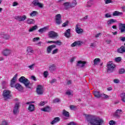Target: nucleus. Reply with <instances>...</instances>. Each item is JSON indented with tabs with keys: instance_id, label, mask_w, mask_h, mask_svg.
<instances>
[{
	"instance_id": "obj_1",
	"label": "nucleus",
	"mask_w": 125,
	"mask_h": 125,
	"mask_svg": "<svg viewBox=\"0 0 125 125\" xmlns=\"http://www.w3.org/2000/svg\"><path fill=\"white\" fill-rule=\"evenodd\" d=\"M85 117L88 123L91 125H103L104 121L100 117H95L92 115L85 114Z\"/></svg>"
},
{
	"instance_id": "obj_2",
	"label": "nucleus",
	"mask_w": 125,
	"mask_h": 125,
	"mask_svg": "<svg viewBox=\"0 0 125 125\" xmlns=\"http://www.w3.org/2000/svg\"><path fill=\"white\" fill-rule=\"evenodd\" d=\"M18 74H16L14 77L12 79L10 82V86L11 87H15L16 89H18L19 91H22L23 90V87L20 83H17L15 84V83L17 81V76Z\"/></svg>"
},
{
	"instance_id": "obj_3",
	"label": "nucleus",
	"mask_w": 125,
	"mask_h": 125,
	"mask_svg": "<svg viewBox=\"0 0 125 125\" xmlns=\"http://www.w3.org/2000/svg\"><path fill=\"white\" fill-rule=\"evenodd\" d=\"M19 81L20 83H23L24 84L25 86L26 87H27V88H30L31 87L29 86L30 85V81L28 80V79H26L24 76H22L20 77L19 79Z\"/></svg>"
},
{
	"instance_id": "obj_4",
	"label": "nucleus",
	"mask_w": 125,
	"mask_h": 125,
	"mask_svg": "<svg viewBox=\"0 0 125 125\" xmlns=\"http://www.w3.org/2000/svg\"><path fill=\"white\" fill-rule=\"evenodd\" d=\"M107 72L108 73H112L115 70L116 65L113 63L112 62H109L107 63Z\"/></svg>"
},
{
	"instance_id": "obj_5",
	"label": "nucleus",
	"mask_w": 125,
	"mask_h": 125,
	"mask_svg": "<svg viewBox=\"0 0 125 125\" xmlns=\"http://www.w3.org/2000/svg\"><path fill=\"white\" fill-rule=\"evenodd\" d=\"M10 92V91L7 90H5L3 91L2 96L5 100H7V99H9L11 97Z\"/></svg>"
},
{
	"instance_id": "obj_6",
	"label": "nucleus",
	"mask_w": 125,
	"mask_h": 125,
	"mask_svg": "<svg viewBox=\"0 0 125 125\" xmlns=\"http://www.w3.org/2000/svg\"><path fill=\"white\" fill-rule=\"evenodd\" d=\"M48 35L50 39H57V38H58V33L53 31H49Z\"/></svg>"
},
{
	"instance_id": "obj_7",
	"label": "nucleus",
	"mask_w": 125,
	"mask_h": 125,
	"mask_svg": "<svg viewBox=\"0 0 125 125\" xmlns=\"http://www.w3.org/2000/svg\"><path fill=\"white\" fill-rule=\"evenodd\" d=\"M37 93L38 95L43 94V87L42 85H38L36 89Z\"/></svg>"
},
{
	"instance_id": "obj_8",
	"label": "nucleus",
	"mask_w": 125,
	"mask_h": 125,
	"mask_svg": "<svg viewBox=\"0 0 125 125\" xmlns=\"http://www.w3.org/2000/svg\"><path fill=\"white\" fill-rule=\"evenodd\" d=\"M20 107V103L17 102L15 104V106L13 109V113L14 115H16L18 113V110Z\"/></svg>"
},
{
	"instance_id": "obj_9",
	"label": "nucleus",
	"mask_w": 125,
	"mask_h": 125,
	"mask_svg": "<svg viewBox=\"0 0 125 125\" xmlns=\"http://www.w3.org/2000/svg\"><path fill=\"white\" fill-rule=\"evenodd\" d=\"M32 4L34 5V6H38L40 8H42L43 7V4L42 3H40L39 0H34L32 1Z\"/></svg>"
},
{
	"instance_id": "obj_10",
	"label": "nucleus",
	"mask_w": 125,
	"mask_h": 125,
	"mask_svg": "<svg viewBox=\"0 0 125 125\" xmlns=\"http://www.w3.org/2000/svg\"><path fill=\"white\" fill-rule=\"evenodd\" d=\"M122 114L123 110H122V109H117L115 113L113 114V116L115 118H117V119H120V118H121L120 115H122Z\"/></svg>"
},
{
	"instance_id": "obj_11",
	"label": "nucleus",
	"mask_w": 125,
	"mask_h": 125,
	"mask_svg": "<svg viewBox=\"0 0 125 125\" xmlns=\"http://www.w3.org/2000/svg\"><path fill=\"white\" fill-rule=\"evenodd\" d=\"M12 51L10 49H5L2 51V54L4 56H9L11 54Z\"/></svg>"
},
{
	"instance_id": "obj_12",
	"label": "nucleus",
	"mask_w": 125,
	"mask_h": 125,
	"mask_svg": "<svg viewBox=\"0 0 125 125\" xmlns=\"http://www.w3.org/2000/svg\"><path fill=\"white\" fill-rule=\"evenodd\" d=\"M15 19L20 22H22L27 19V17L26 15H23L22 16H17L15 17Z\"/></svg>"
},
{
	"instance_id": "obj_13",
	"label": "nucleus",
	"mask_w": 125,
	"mask_h": 125,
	"mask_svg": "<svg viewBox=\"0 0 125 125\" xmlns=\"http://www.w3.org/2000/svg\"><path fill=\"white\" fill-rule=\"evenodd\" d=\"M61 15L59 14L56 16V23L58 25H60L62 23V20L61 19Z\"/></svg>"
},
{
	"instance_id": "obj_14",
	"label": "nucleus",
	"mask_w": 125,
	"mask_h": 125,
	"mask_svg": "<svg viewBox=\"0 0 125 125\" xmlns=\"http://www.w3.org/2000/svg\"><path fill=\"white\" fill-rule=\"evenodd\" d=\"M56 47V45L55 44H53L48 46L47 47L46 49V52L48 53V54H49V53H51V51H52V49L55 48Z\"/></svg>"
},
{
	"instance_id": "obj_15",
	"label": "nucleus",
	"mask_w": 125,
	"mask_h": 125,
	"mask_svg": "<svg viewBox=\"0 0 125 125\" xmlns=\"http://www.w3.org/2000/svg\"><path fill=\"white\" fill-rule=\"evenodd\" d=\"M86 64V62L79 61L77 62V66L80 67V68H83L85 64Z\"/></svg>"
},
{
	"instance_id": "obj_16",
	"label": "nucleus",
	"mask_w": 125,
	"mask_h": 125,
	"mask_svg": "<svg viewBox=\"0 0 125 125\" xmlns=\"http://www.w3.org/2000/svg\"><path fill=\"white\" fill-rule=\"evenodd\" d=\"M52 108L48 105H47L45 106L43 108H41V111H42L43 112H46L47 113H49V112H51Z\"/></svg>"
},
{
	"instance_id": "obj_17",
	"label": "nucleus",
	"mask_w": 125,
	"mask_h": 125,
	"mask_svg": "<svg viewBox=\"0 0 125 125\" xmlns=\"http://www.w3.org/2000/svg\"><path fill=\"white\" fill-rule=\"evenodd\" d=\"M119 30L121 33H125V24L120 23H119Z\"/></svg>"
},
{
	"instance_id": "obj_18",
	"label": "nucleus",
	"mask_w": 125,
	"mask_h": 125,
	"mask_svg": "<svg viewBox=\"0 0 125 125\" xmlns=\"http://www.w3.org/2000/svg\"><path fill=\"white\" fill-rule=\"evenodd\" d=\"M117 22H118V21H117V20L111 19L107 21V26H108V27H110V26H111L112 24H113V23H117Z\"/></svg>"
},
{
	"instance_id": "obj_19",
	"label": "nucleus",
	"mask_w": 125,
	"mask_h": 125,
	"mask_svg": "<svg viewBox=\"0 0 125 125\" xmlns=\"http://www.w3.org/2000/svg\"><path fill=\"white\" fill-rule=\"evenodd\" d=\"M63 5L64 6V9H65V10H67V9H69V8H71V7H72L71 6V3L70 2H64L63 3Z\"/></svg>"
},
{
	"instance_id": "obj_20",
	"label": "nucleus",
	"mask_w": 125,
	"mask_h": 125,
	"mask_svg": "<svg viewBox=\"0 0 125 125\" xmlns=\"http://www.w3.org/2000/svg\"><path fill=\"white\" fill-rule=\"evenodd\" d=\"M93 94L96 98H101L102 96V94L99 91H94Z\"/></svg>"
},
{
	"instance_id": "obj_21",
	"label": "nucleus",
	"mask_w": 125,
	"mask_h": 125,
	"mask_svg": "<svg viewBox=\"0 0 125 125\" xmlns=\"http://www.w3.org/2000/svg\"><path fill=\"white\" fill-rule=\"evenodd\" d=\"M48 29H49L48 26H46L43 28L40 29L38 30V32H39V33H41V34H42L43 33H44V32H46V31H48Z\"/></svg>"
},
{
	"instance_id": "obj_22",
	"label": "nucleus",
	"mask_w": 125,
	"mask_h": 125,
	"mask_svg": "<svg viewBox=\"0 0 125 125\" xmlns=\"http://www.w3.org/2000/svg\"><path fill=\"white\" fill-rule=\"evenodd\" d=\"M26 52L27 54H29V55H32V54L34 53V50H33V48L28 47L26 50Z\"/></svg>"
},
{
	"instance_id": "obj_23",
	"label": "nucleus",
	"mask_w": 125,
	"mask_h": 125,
	"mask_svg": "<svg viewBox=\"0 0 125 125\" xmlns=\"http://www.w3.org/2000/svg\"><path fill=\"white\" fill-rule=\"evenodd\" d=\"M64 36L66 37V38H71V29H68L66 30L64 33Z\"/></svg>"
},
{
	"instance_id": "obj_24",
	"label": "nucleus",
	"mask_w": 125,
	"mask_h": 125,
	"mask_svg": "<svg viewBox=\"0 0 125 125\" xmlns=\"http://www.w3.org/2000/svg\"><path fill=\"white\" fill-rule=\"evenodd\" d=\"M58 122H60V118L59 117H55L53 121H52L51 123L50 124L51 125H55V124H56L57 123H58Z\"/></svg>"
},
{
	"instance_id": "obj_25",
	"label": "nucleus",
	"mask_w": 125,
	"mask_h": 125,
	"mask_svg": "<svg viewBox=\"0 0 125 125\" xmlns=\"http://www.w3.org/2000/svg\"><path fill=\"white\" fill-rule=\"evenodd\" d=\"M118 53H124L125 52V46H122L120 48L117 49Z\"/></svg>"
},
{
	"instance_id": "obj_26",
	"label": "nucleus",
	"mask_w": 125,
	"mask_h": 125,
	"mask_svg": "<svg viewBox=\"0 0 125 125\" xmlns=\"http://www.w3.org/2000/svg\"><path fill=\"white\" fill-rule=\"evenodd\" d=\"M75 31L77 34H82L83 32V30L78 26V25H76V28L75 29Z\"/></svg>"
},
{
	"instance_id": "obj_27",
	"label": "nucleus",
	"mask_w": 125,
	"mask_h": 125,
	"mask_svg": "<svg viewBox=\"0 0 125 125\" xmlns=\"http://www.w3.org/2000/svg\"><path fill=\"white\" fill-rule=\"evenodd\" d=\"M27 24L32 25L35 23V20L32 19H28L26 21Z\"/></svg>"
},
{
	"instance_id": "obj_28",
	"label": "nucleus",
	"mask_w": 125,
	"mask_h": 125,
	"mask_svg": "<svg viewBox=\"0 0 125 125\" xmlns=\"http://www.w3.org/2000/svg\"><path fill=\"white\" fill-rule=\"evenodd\" d=\"M28 111L29 112H34L35 111V105L33 104H30L28 107Z\"/></svg>"
},
{
	"instance_id": "obj_29",
	"label": "nucleus",
	"mask_w": 125,
	"mask_h": 125,
	"mask_svg": "<svg viewBox=\"0 0 125 125\" xmlns=\"http://www.w3.org/2000/svg\"><path fill=\"white\" fill-rule=\"evenodd\" d=\"M62 115L66 117V118H69V117H70L69 112L66 111L65 109H64L62 111Z\"/></svg>"
},
{
	"instance_id": "obj_30",
	"label": "nucleus",
	"mask_w": 125,
	"mask_h": 125,
	"mask_svg": "<svg viewBox=\"0 0 125 125\" xmlns=\"http://www.w3.org/2000/svg\"><path fill=\"white\" fill-rule=\"evenodd\" d=\"M112 15L113 16H120V15H123V13L117 11H115L113 12Z\"/></svg>"
},
{
	"instance_id": "obj_31",
	"label": "nucleus",
	"mask_w": 125,
	"mask_h": 125,
	"mask_svg": "<svg viewBox=\"0 0 125 125\" xmlns=\"http://www.w3.org/2000/svg\"><path fill=\"white\" fill-rule=\"evenodd\" d=\"M49 70L50 71V72L55 71L56 70V66L55 65L53 64L49 67Z\"/></svg>"
},
{
	"instance_id": "obj_32",
	"label": "nucleus",
	"mask_w": 125,
	"mask_h": 125,
	"mask_svg": "<svg viewBox=\"0 0 125 125\" xmlns=\"http://www.w3.org/2000/svg\"><path fill=\"white\" fill-rule=\"evenodd\" d=\"M37 29H38V25H34L29 29V32H33L34 31L37 30Z\"/></svg>"
},
{
	"instance_id": "obj_33",
	"label": "nucleus",
	"mask_w": 125,
	"mask_h": 125,
	"mask_svg": "<svg viewBox=\"0 0 125 125\" xmlns=\"http://www.w3.org/2000/svg\"><path fill=\"white\" fill-rule=\"evenodd\" d=\"M77 1L76 0H73L72 3H70L71 7H75L77 5Z\"/></svg>"
},
{
	"instance_id": "obj_34",
	"label": "nucleus",
	"mask_w": 125,
	"mask_h": 125,
	"mask_svg": "<svg viewBox=\"0 0 125 125\" xmlns=\"http://www.w3.org/2000/svg\"><path fill=\"white\" fill-rule=\"evenodd\" d=\"M100 62V59L99 58H96L94 60V65H96L97 64H98Z\"/></svg>"
},
{
	"instance_id": "obj_35",
	"label": "nucleus",
	"mask_w": 125,
	"mask_h": 125,
	"mask_svg": "<svg viewBox=\"0 0 125 125\" xmlns=\"http://www.w3.org/2000/svg\"><path fill=\"white\" fill-rule=\"evenodd\" d=\"M37 13H38V12H37L36 11H33L32 12H31L30 14V16L33 17L34 16H36V15H37Z\"/></svg>"
},
{
	"instance_id": "obj_36",
	"label": "nucleus",
	"mask_w": 125,
	"mask_h": 125,
	"mask_svg": "<svg viewBox=\"0 0 125 125\" xmlns=\"http://www.w3.org/2000/svg\"><path fill=\"white\" fill-rule=\"evenodd\" d=\"M54 43L57 44V45H61L62 44V42L60 41H54Z\"/></svg>"
},
{
	"instance_id": "obj_37",
	"label": "nucleus",
	"mask_w": 125,
	"mask_h": 125,
	"mask_svg": "<svg viewBox=\"0 0 125 125\" xmlns=\"http://www.w3.org/2000/svg\"><path fill=\"white\" fill-rule=\"evenodd\" d=\"M105 4H108L109 3H113V1L112 0H104Z\"/></svg>"
},
{
	"instance_id": "obj_38",
	"label": "nucleus",
	"mask_w": 125,
	"mask_h": 125,
	"mask_svg": "<svg viewBox=\"0 0 125 125\" xmlns=\"http://www.w3.org/2000/svg\"><path fill=\"white\" fill-rule=\"evenodd\" d=\"M119 73L120 74H125V69L121 68L120 69H119Z\"/></svg>"
},
{
	"instance_id": "obj_39",
	"label": "nucleus",
	"mask_w": 125,
	"mask_h": 125,
	"mask_svg": "<svg viewBox=\"0 0 125 125\" xmlns=\"http://www.w3.org/2000/svg\"><path fill=\"white\" fill-rule=\"evenodd\" d=\"M115 62H121V61H122V58L121 57L115 58Z\"/></svg>"
},
{
	"instance_id": "obj_40",
	"label": "nucleus",
	"mask_w": 125,
	"mask_h": 125,
	"mask_svg": "<svg viewBox=\"0 0 125 125\" xmlns=\"http://www.w3.org/2000/svg\"><path fill=\"white\" fill-rule=\"evenodd\" d=\"M83 42L82 41H76V45L78 46H82V44H83Z\"/></svg>"
},
{
	"instance_id": "obj_41",
	"label": "nucleus",
	"mask_w": 125,
	"mask_h": 125,
	"mask_svg": "<svg viewBox=\"0 0 125 125\" xmlns=\"http://www.w3.org/2000/svg\"><path fill=\"white\" fill-rule=\"evenodd\" d=\"M3 38L5 39V40H8V39L10 38V36L9 35L4 34L3 36Z\"/></svg>"
},
{
	"instance_id": "obj_42",
	"label": "nucleus",
	"mask_w": 125,
	"mask_h": 125,
	"mask_svg": "<svg viewBox=\"0 0 125 125\" xmlns=\"http://www.w3.org/2000/svg\"><path fill=\"white\" fill-rule=\"evenodd\" d=\"M59 102H60V99H55L53 101V103H59Z\"/></svg>"
},
{
	"instance_id": "obj_43",
	"label": "nucleus",
	"mask_w": 125,
	"mask_h": 125,
	"mask_svg": "<svg viewBox=\"0 0 125 125\" xmlns=\"http://www.w3.org/2000/svg\"><path fill=\"white\" fill-rule=\"evenodd\" d=\"M43 76L44 78H47V76H48V71H45L43 73Z\"/></svg>"
},
{
	"instance_id": "obj_44",
	"label": "nucleus",
	"mask_w": 125,
	"mask_h": 125,
	"mask_svg": "<svg viewBox=\"0 0 125 125\" xmlns=\"http://www.w3.org/2000/svg\"><path fill=\"white\" fill-rule=\"evenodd\" d=\"M5 85H6V82L5 81L2 82V88H5Z\"/></svg>"
},
{
	"instance_id": "obj_45",
	"label": "nucleus",
	"mask_w": 125,
	"mask_h": 125,
	"mask_svg": "<svg viewBox=\"0 0 125 125\" xmlns=\"http://www.w3.org/2000/svg\"><path fill=\"white\" fill-rule=\"evenodd\" d=\"M68 24H69V21H66L64 23L62 24V27H66V26H67Z\"/></svg>"
},
{
	"instance_id": "obj_46",
	"label": "nucleus",
	"mask_w": 125,
	"mask_h": 125,
	"mask_svg": "<svg viewBox=\"0 0 125 125\" xmlns=\"http://www.w3.org/2000/svg\"><path fill=\"white\" fill-rule=\"evenodd\" d=\"M35 63H33L30 65L28 66V68H29V69H30V70H33V69H34V67H35Z\"/></svg>"
},
{
	"instance_id": "obj_47",
	"label": "nucleus",
	"mask_w": 125,
	"mask_h": 125,
	"mask_svg": "<svg viewBox=\"0 0 125 125\" xmlns=\"http://www.w3.org/2000/svg\"><path fill=\"white\" fill-rule=\"evenodd\" d=\"M1 125H8V123H7V121L4 120L2 122Z\"/></svg>"
},
{
	"instance_id": "obj_48",
	"label": "nucleus",
	"mask_w": 125,
	"mask_h": 125,
	"mask_svg": "<svg viewBox=\"0 0 125 125\" xmlns=\"http://www.w3.org/2000/svg\"><path fill=\"white\" fill-rule=\"evenodd\" d=\"M116 124V122L113 120H111L109 122V125H114Z\"/></svg>"
},
{
	"instance_id": "obj_49",
	"label": "nucleus",
	"mask_w": 125,
	"mask_h": 125,
	"mask_svg": "<svg viewBox=\"0 0 125 125\" xmlns=\"http://www.w3.org/2000/svg\"><path fill=\"white\" fill-rule=\"evenodd\" d=\"M105 18H110L112 17V16L109 13H106L105 15Z\"/></svg>"
},
{
	"instance_id": "obj_50",
	"label": "nucleus",
	"mask_w": 125,
	"mask_h": 125,
	"mask_svg": "<svg viewBox=\"0 0 125 125\" xmlns=\"http://www.w3.org/2000/svg\"><path fill=\"white\" fill-rule=\"evenodd\" d=\"M58 49H55V50H53L52 54H56L57 52H58Z\"/></svg>"
},
{
	"instance_id": "obj_51",
	"label": "nucleus",
	"mask_w": 125,
	"mask_h": 125,
	"mask_svg": "<svg viewBox=\"0 0 125 125\" xmlns=\"http://www.w3.org/2000/svg\"><path fill=\"white\" fill-rule=\"evenodd\" d=\"M45 103H45V102H41L39 104V106H42L44 105H45Z\"/></svg>"
},
{
	"instance_id": "obj_52",
	"label": "nucleus",
	"mask_w": 125,
	"mask_h": 125,
	"mask_svg": "<svg viewBox=\"0 0 125 125\" xmlns=\"http://www.w3.org/2000/svg\"><path fill=\"white\" fill-rule=\"evenodd\" d=\"M88 18V16L86 15L85 17H84L83 19H81L82 21H85Z\"/></svg>"
},
{
	"instance_id": "obj_53",
	"label": "nucleus",
	"mask_w": 125,
	"mask_h": 125,
	"mask_svg": "<svg viewBox=\"0 0 125 125\" xmlns=\"http://www.w3.org/2000/svg\"><path fill=\"white\" fill-rule=\"evenodd\" d=\"M102 97L103 98H108L109 96L105 94H102Z\"/></svg>"
},
{
	"instance_id": "obj_54",
	"label": "nucleus",
	"mask_w": 125,
	"mask_h": 125,
	"mask_svg": "<svg viewBox=\"0 0 125 125\" xmlns=\"http://www.w3.org/2000/svg\"><path fill=\"white\" fill-rule=\"evenodd\" d=\"M71 47H74V46H77V42L76 41L73 42L71 44Z\"/></svg>"
},
{
	"instance_id": "obj_55",
	"label": "nucleus",
	"mask_w": 125,
	"mask_h": 125,
	"mask_svg": "<svg viewBox=\"0 0 125 125\" xmlns=\"http://www.w3.org/2000/svg\"><path fill=\"white\" fill-rule=\"evenodd\" d=\"M56 83V79H52V80L50 81V83L52 84V83Z\"/></svg>"
},
{
	"instance_id": "obj_56",
	"label": "nucleus",
	"mask_w": 125,
	"mask_h": 125,
	"mask_svg": "<svg viewBox=\"0 0 125 125\" xmlns=\"http://www.w3.org/2000/svg\"><path fill=\"white\" fill-rule=\"evenodd\" d=\"M90 46V47H91V48H95V45L94 44V43H91Z\"/></svg>"
},
{
	"instance_id": "obj_57",
	"label": "nucleus",
	"mask_w": 125,
	"mask_h": 125,
	"mask_svg": "<svg viewBox=\"0 0 125 125\" xmlns=\"http://www.w3.org/2000/svg\"><path fill=\"white\" fill-rule=\"evenodd\" d=\"M113 82L115 83H120V80H119V79H114Z\"/></svg>"
},
{
	"instance_id": "obj_58",
	"label": "nucleus",
	"mask_w": 125,
	"mask_h": 125,
	"mask_svg": "<svg viewBox=\"0 0 125 125\" xmlns=\"http://www.w3.org/2000/svg\"><path fill=\"white\" fill-rule=\"evenodd\" d=\"M39 40H40V38L39 37L34 38L33 39V42H37V41H39Z\"/></svg>"
},
{
	"instance_id": "obj_59",
	"label": "nucleus",
	"mask_w": 125,
	"mask_h": 125,
	"mask_svg": "<svg viewBox=\"0 0 125 125\" xmlns=\"http://www.w3.org/2000/svg\"><path fill=\"white\" fill-rule=\"evenodd\" d=\"M68 125H77V123H75L74 122H71Z\"/></svg>"
},
{
	"instance_id": "obj_60",
	"label": "nucleus",
	"mask_w": 125,
	"mask_h": 125,
	"mask_svg": "<svg viewBox=\"0 0 125 125\" xmlns=\"http://www.w3.org/2000/svg\"><path fill=\"white\" fill-rule=\"evenodd\" d=\"M70 109L71 110H74V109H76V106L75 105H70Z\"/></svg>"
},
{
	"instance_id": "obj_61",
	"label": "nucleus",
	"mask_w": 125,
	"mask_h": 125,
	"mask_svg": "<svg viewBox=\"0 0 125 125\" xmlns=\"http://www.w3.org/2000/svg\"><path fill=\"white\" fill-rule=\"evenodd\" d=\"M120 97H121V98H124L125 97V93H122L121 95H120Z\"/></svg>"
},
{
	"instance_id": "obj_62",
	"label": "nucleus",
	"mask_w": 125,
	"mask_h": 125,
	"mask_svg": "<svg viewBox=\"0 0 125 125\" xmlns=\"http://www.w3.org/2000/svg\"><path fill=\"white\" fill-rule=\"evenodd\" d=\"M17 5H18V3L16 1L14 2L13 4V6H17Z\"/></svg>"
},
{
	"instance_id": "obj_63",
	"label": "nucleus",
	"mask_w": 125,
	"mask_h": 125,
	"mask_svg": "<svg viewBox=\"0 0 125 125\" xmlns=\"http://www.w3.org/2000/svg\"><path fill=\"white\" fill-rule=\"evenodd\" d=\"M65 93L67 95H71L72 94L70 91H67Z\"/></svg>"
},
{
	"instance_id": "obj_64",
	"label": "nucleus",
	"mask_w": 125,
	"mask_h": 125,
	"mask_svg": "<svg viewBox=\"0 0 125 125\" xmlns=\"http://www.w3.org/2000/svg\"><path fill=\"white\" fill-rule=\"evenodd\" d=\"M120 40L122 42H125V37H121L120 38Z\"/></svg>"
}]
</instances>
